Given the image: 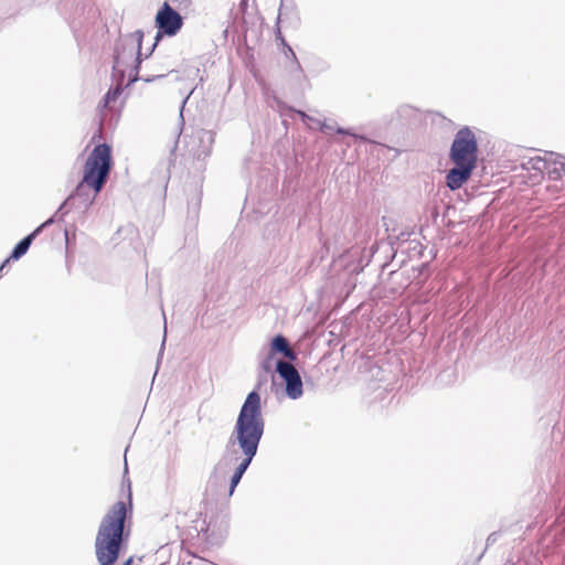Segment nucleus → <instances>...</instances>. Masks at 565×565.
<instances>
[{
  "mask_svg": "<svg viewBox=\"0 0 565 565\" xmlns=\"http://www.w3.org/2000/svg\"><path fill=\"white\" fill-rule=\"evenodd\" d=\"M257 387L249 392L241 406L233 430L227 439L223 458L237 462L230 480L228 494L232 495L243 476L257 455L260 440L265 433V418L262 398Z\"/></svg>",
  "mask_w": 565,
  "mask_h": 565,
  "instance_id": "1",
  "label": "nucleus"
},
{
  "mask_svg": "<svg viewBox=\"0 0 565 565\" xmlns=\"http://www.w3.org/2000/svg\"><path fill=\"white\" fill-rule=\"evenodd\" d=\"M127 513V504L118 501L103 516L95 539V554L100 565H115L117 562L128 539L125 531Z\"/></svg>",
  "mask_w": 565,
  "mask_h": 565,
  "instance_id": "2",
  "label": "nucleus"
},
{
  "mask_svg": "<svg viewBox=\"0 0 565 565\" xmlns=\"http://www.w3.org/2000/svg\"><path fill=\"white\" fill-rule=\"evenodd\" d=\"M449 160L454 167L445 177L449 190L460 189L472 175L478 164V140L469 127L459 129L449 149Z\"/></svg>",
  "mask_w": 565,
  "mask_h": 565,
  "instance_id": "3",
  "label": "nucleus"
},
{
  "mask_svg": "<svg viewBox=\"0 0 565 565\" xmlns=\"http://www.w3.org/2000/svg\"><path fill=\"white\" fill-rule=\"evenodd\" d=\"M143 35L142 30H136L131 33L119 34L114 43L113 77L118 76L124 81L129 68L126 86L140 79L139 71L143 61L141 52Z\"/></svg>",
  "mask_w": 565,
  "mask_h": 565,
  "instance_id": "4",
  "label": "nucleus"
},
{
  "mask_svg": "<svg viewBox=\"0 0 565 565\" xmlns=\"http://www.w3.org/2000/svg\"><path fill=\"white\" fill-rule=\"evenodd\" d=\"M113 166L111 148L107 143L94 147L86 160L83 182L99 193L106 184Z\"/></svg>",
  "mask_w": 565,
  "mask_h": 565,
  "instance_id": "5",
  "label": "nucleus"
},
{
  "mask_svg": "<svg viewBox=\"0 0 565 565\" xmlns=\"http://www.w3.org/2000/svg\"><path fill=\"white\" fill-rule=\"evenodd\" d=\"M183 25V18L174 10L169 2H164L156 14V26L158 32L154 36V42L150 47V52L146 57H150L163 35L174 36Z\"/></svg>",
  "mask_w": 565,
  "mask_h": 565,
  "instance_id": "6",
  "label": "nucleus"
},
{
  "mask_svg": "<svg viewBox=\"0 0 565 565\" xmlns=\"http://www.w3.org/2000/svg\"><path fill=\"white\" fill-rule=\"evenodd\" d=\"M276 372L285 383L286 395L290 399H298L303 394V384L301 376L296 366L288 362L278 360L276 361Z\"/></svg>",
  "mask_w": 565,
  "mask_h": 565,
  "instance_id": "7",
  "label": "nucleus"
},
{
  "mask_svg": "<svg viewBox=\"0 0 565 565\" xmlns=\"http://www.w3.org/2000/svg\"><path fill=\"white\" fill-rule=\"evenodd\" d=\"M89 186L86 185L83 180L77 184L75 190L67 196V199L60 205V207L56 211V214L61 213L66 207L71 210V207L75 206L77 209H82L83 211H86L95 201L96 195L98 193L90 192L88 189Z\"/></svg>",
  "mask_w": 565,
  "mask_h": 565,
  "instance_id": "8",
  "label": "nucleus"
},
{
  "mask_svg": "<svg viewBox=\"0 0 565 565\" xmlns=\"http://www.w3.org/2000/svg\"><path fill=\"white\" fill-rule=\"evenodd\" d=\"M60 11L73 30H78L87 20L85 0H62Z\"/></svg>",
  "mask_w": 565,
  "mask_h": 565,
  "instance_id": "9",
  "label": "nucleus"
},
{
  "mask_svg": "<svg viewBox=\"0 0 565 565\" xmlns=\"http://www.w3.org/2000/svg\"><path fill=\"white\" fill-rule=\"evenodd\" d=\"M422 121V111L419 108L409 105H399L391 115L388 124L398 127L415 126Z\"/></svg>",
  "mask_w": 565,
  "mask_h": 565,
  "instance_id": "10",
  "label": "nucleus"
},
{
  "mask_svg": "<svg viewBox=\"0 0 565 565\" xmlns=\"http://www.w3.org/2000/svg\"><path fill=\"white\" fill-rule=\"evenodd\" d=\"M550 159H545V154L543 157H522L520 161V169L522 171H526L529 173V179L532 182H539L545 172V169L548 167Z\"/></svg>",
  "mask_w": 565,
  "mask_h": 565,
  "instance_id": "11",
  "label": "nucleus"
},
{
  "mask_svg": "<svg viewBox=\"0 0 565 565\" xmlns=\"http://www.w3.org/2000/svg\"><path fill=\"white\" fill-rule=\"evenodd\" d=\"M545 159H550L545 169L551 180H561L565 175V158L556 152H545Z\"/></svg>",
  "mask_w": 565,
  "mask_h": 565,
  "instance_id": "12",
  "label": "nucleus"
},
{
  "mask_svg": "<svg viewBox=\"0 0 565 565\" xmlns=\"http://www.w3.org/2000/svg\"><path fill=\"white\" fill-rule=\"evenodd\" d=\"M269 352L274 355L281 354L288 362L297 359V353L282 334H277L271 339Z\"/></svg>",
  "mask_w": 565,
  "mask_h": 565,
  "instance_id": "13",
  "label": "nucleus"
},
{
  "mask_svg": "<svg viewBox=\"0 0 565 565\" xmlns=\"http://www.w3.org/2000/svg\"><path fill=\"white\" fill-rule=\"evenodd\" d=\"M198 138L202 145V149L196 151L195 157L200 160L211 153L212 145L214 143V134L210 130H201L198 132Z\"/></svg>",
  "mask_w": 565,
  "mask_h": 565,
  "instance_id": "14",
  "label": "nucleus"
},
{
  "mask_svg": "<svg viewBox=\"0 0 565 565\" xmlns=\"http://www.w3.org/2000/svg\"><path fill=\"white\" fill-rule=\"evenodd\" d=\"M36 234L34 232L24 236L12 249L10 254V258L12 260L20 259L23 255H25L32 244V242L36 238Z\"/></svg>",
  "mask_w": 565,
  "mask_h": 565,
  "instance_id": "15",
  "label": "nucleus"
},
{
  "mask_svg": "<svg viewBox=\"0 0 565 565\" xmlns=\"http://www.w3.org/2000/svg\"><path fill=\"white\" fill-rule=\"evenodd\" d=\"M318 124L320 125V130L323 131V132L335 130V132L339 134V135L351 136L354 139L361 140L363 142H369L370 141L366 136L355 134L351 129H347V128H342V127H335V124H327V122H320V121H318Z\"/></svg>",
  "mask_w": 565,
  "mask_h": 565,
  "instance_id": "16",
  "label": "nucleus"
},
{
  "mask_svg": "<svg viewBox=\"0 0 565 565\" xmlns=\"http://www.w3.org/2000/svg\"><path fill=\"white\" fill-rule=\"evenodd\" d=\"M117 84L115 87H111L108 89V92L105 94L104 98H103V106L104 107H108L110 105V103H114L117 100V98L122 94L124 92V81L120 79V77H113Z\"/></svg>",
  "mask_w": 565,
  "mask_h": 565,
  "instance_id": "17",
  "label": "nucleus"
},
{
  "mask_svg": "<svg viewBox=\"0 0 565 565\" xmlns=\"http://www.w3.org/2000/svg\"><path fill=\"white\" fill-rule=\"evenodd\" d=\"M68 212H70V209L66 207L61 213H58V214L55 213L53 216H51L45 222H43L41 225H39L33 232L36 234V236H39L43 232L44 228H46L47 226L54 224L55 222L62 221L63 217Z\"/></svg>",
  "mask_w": 565,
  "mask_h": 565,
  "instance_id": "18",
  "label": "nucleus"
},
{
  "mask_svg": "<svg viewBox=\"0 0 565 565\" xmlns=\"http://www.w3.org/2000/svg\"><path fill=\"white\" fill-rule=\"evenodd\" d=\"M276 35H277V39H280L281 42L287 46L288 52L291 54V56L294 58L295 71L298 73V76L305 77L303 68H302L301 64L297 60V56H296L294 50L289 45L286 44L285 39L281 36V32H280L279 28L277 29Z\"/></svg>",
  "mask_w": 565,
  "mask_h": 565,
  "instance_id": "19",
  "label": "nucleus"
},
{
  "mask_svg": "<svg viewBox=\"0 0 565 565\" xmlns=\"http://www.w3.org/2000/svg\"><path fill=\"white\" fill-rule=\"evenodd\" d=\"M247 8H248V0H241L235 20L241 21L242 29H245V25L247 24V20H246V15L248 14Z\"/></svg>",
  "mask_w": 565,
  "mask_h": 565,
  "instance_id": "20",
  "label": "nucleus"
},
{
  "mask_svg": "<svg viewBox=\"0 0 565 565\" xmlns=\"http://www.w3.org/2000/svg\"><path fill=\"white\" fill-rule=\"evenodd\" d=\"M273 360H274V354H271L270 352L267 353V355L263 359V361L260 362V367L266 372V373H270L271 370H273Z\"/></svg>",
  "mask_w": 565,
  "mask_h": 565,
  "instance_id": "21",
  "label": "nucleus"
},
{
  "mask_svg": "<svg viewBox=\"0 0 565 565\" xmlns=\"http://www.w3.org/2000/svg\"><path fill=\"white\" fill-rule=\"evenodd\" d=\"M500 535H501L500 531H494V532L490 533L486 540V548L493 545L499 540Z\"/></svg>",
  "mask_w": 565,
  "mask_h": 565,
  "instance_id": "22",
  "label": "nucleus"
},
{
  "mask_svg": "<svg viewBox=\"0 0 565 565\" xmlns=\"http://www.w3.org/2000/svg\"><path fill=\"white\" fill-rule=\"evenodd\" d=\"M174 6H177L179 9H186L191 6L192 0H169Z\"/></svg>",
  "mask_w": 565,
  "mask_h": 565,
  "instance_id": "23",
  "label": "nucleus"
},
{
  "mask_svg": "<svg viewBox=\"0 0 565 565\" xmlns=\"http://www.w3.org/2000/svg\"><path fill=\"white\" fill-rule=\"evenodd\" d=\"M317 67L320 70V71H327L329 70V64L322 60H317Z\"/></svg>",
  "mask_w": 565,
  "mask_h": 565,
  "instance_id": "24",
  "label": "nucleus"
},
{
  "mask_svg": "<svg viewBox=\"0 0 565 565\" xmlns=\"http://www.w3.org/2000/svg\"><path fill=\"white\" fill-rule=\"evenodd\" d=\"M296 113L299 115L303 122H306L307 120H313V118L308 116L303 110H296Z\"/></svg>",
  "mask_w": 565,
  "mask_h": 565,
  "instance_id": "25",
  "label": "nucleus"
},
{
  "mask_svg": "<svg viewBox=\"0 0 565 565\" xmlns=\"http://www.w3.org/2000/svg\"><path fill=\"white\" fill-rule=\"evenodd\" d=\"M189 97H190V95H188V96L183 99V102H182V106H181V110H180V120H181V125H183V124H184V119H183V108H184V105H185V103L188 102Z\"/></svg>",
  "mask_w": 565,
  "mask_h": 565,
  "instance_id": "26",
  "label": "nucleus"
},
{
  "mask_svg": "<svg viewBox=\"0 0 565 565\" xmlns=\"http://www.w3.org/2000/svg\"><path fill=\"white\" fill-rule=\"evenodd\" d=\"M166 75H156V76H151V77H146V78H142L145 82L147 83H151V82H154L156 79L158 78H163Z\"/></svg>",
  "mask_w": 565,
  "mask_h": 565,
  "instance_id": "27",
  "label": "nucleus"
},
{
  "mask_svg": "<svg viewBox=\"0 0 565 565\" xmlns=\"http://www.w3.org/2000/svg\"><path fill=\"white\" fill-rule=\"evenodd\" d=\"M127 486H128V501H129L128 505L131 508V489H130L131 484H130L129 479L127 480Z\"/></svg>",
  "mask_w": 565,
  "mask_h": 565,
  "instance_id": "28",
  "label": "nucleus"
},
{
  "mask_svg": "<svg viewBox=\"0 0 565 565\" xmlns=\"http://www.w3.org/2000/svg\"><path fill=\"white\" fill-rule=\"evenodd\" d=\"M10 260H12V258H10V256H9V257H8V258H7V259L1 264V266H0L1 270H2L4 267H7V264H8Z\"/></svg>",
  "mask_w": 565,
  "mask_h": 565,
  "instance_id": "29",
  "label": "nucleus"
},
{
  "mask_svg": "<svg viewBox=\"0 0 565 565\" xmlns=\"http://www.w3.org/2000/svg\"><path fill=\"white\" fill-rule=\"evenodd\" d=\"M282 10H284V7L281 4L280 8H279V14H278L277 23L280 21V18L282 15Z\"/></svg>",
  "mask_w": 565,
  "mask_h": 565,
  "instance_id": "30",
  "label": "nucleus"
},
{
  "mask_svg": "<svg viewBox=\"0 0 565 565\" xmlns=\"http://www.w3.org/2000/svg\"><path fill=\"white\" fill-rule=\"evenodd\" d=\"M134 558L129 557L122 565H132Z\"/></svg>",
  "mask_w": 565,
  "mask_h": 565,
  "instance_id": "31",
  "label": "nucleus"
},
{
  "mask_svg": "<svg viewBox=\"0 0 565 565\" xmlns=\"http://www.w3.org/2000/svg\"><path fill=\"white\" fill-rule=\"evenodd\" d=\"M204 565H218V564L207 561V559H204Z\"/></svg>",
  "mask_w": 565,
  "mask_h": 565,
  "instance_id": "32",
  "label": "nucleus"
},
{
  "mask_svg": "<svg viewBox=\"0 0 565 565\" xmlns=\"http://www.w3.org/2000/svg\"><path fill=\"white\" fill-rule=\"evenodd\" d=\"M164 344H166V335L163 337V341H162V344H161L160 355L162 354Z\"/></svg>",
  "mask_w": 565,
  "mask_h": 565,
  "instance_id": "33",
  "label": "nucleus"
},
{
  "mask_svg": "<svg viewBox=\"0 0 565 565\" xmlns=\"http://www.w3.org/2000/svg\"><path fill=\"white\" fill-rule=\"evenodd\" d=\"M124 473H125V475H127V473H128V465H127V460H126V459H125Z\"/></svg>",
  "mask_w": 565,
  "mask_h": 565,
  "instance_id": "34",
  "label": "nucleus"
},
{
  "mask_svg": "<svg viewBox=\"0 0 565 565\" xmlns=\"http://www.w3.org/2000/svg\"><path fill=\"white\" fill-rule=\"evenodd\" d=\"M149 52H150V49H149V50H146V53H142V57H143V60H145V58H147V57H146V54H148Z\"/></svg>",
  "mask_w": 565,
  "mask_h": 565,
  "instance_id": "35",
  "label": "nucleus"
}]
</instances>
